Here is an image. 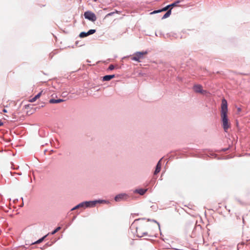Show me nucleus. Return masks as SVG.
<instances>
[{
	"mask_svg": "<svg viewBox=\"0 0 250 250\" xmlns=\"http://www.w3.org/2000/svg\"><path fill=\"white\" fill-rule=\"evenodd\" d=\"M202 86L200 84H195L193 86V89L194 91L196 93H204L206 92L204 91L202 88Z\"/></svg>",
	"mask_w": 250,
	"mask_h": 250,
	"instance_id": "nucleus-7",
	"label": "nucleus"
},
{
	"mask_svg": "<svg viewBox=\"0 0 250 250\" xmlns=\"http://www.w3.org/2000/svg\"><path fill=\"white\" fill-rule=\"evenodd\" d=\"M147 54V51L137 52L131 57V59L133 61L140 62L141 60L145 58V56Z\"/></svg>",
	"mask_w": 250,
	"mask_h": 250,
	"instance_id": "nucleus-2",
	"label": "nucleus"
},
{
	"mask_svg": "<svg viewBox=\"0 0 250 250\" xmlns=\"http://www.w3.org/2000/svg\"><path fill=\"white\" fill-rule=\"evenodd\" d=\"M46 236V235H45L44 237H42V238L40 239L39 240L37 241L35 243H36V244H39V243H40L41 242H42L43 240V239H44V238Z\"/></svg>",
	"mask_w": 250,
	"mask_h": 250,
	"instance_id": "nucleus-18",
	"label": "nucleus"
},
{
	"mask_svg": "<svg viewBox=\"0 0 250 250\" xmlns=\"http://www.w3.org/2000/svg\"><path fill=\"white\" fill-rule=\"evenodd\" d=\"M3 125V123L1 121H0V126H2Z\"/></svg>",
	"mask_w": 250,
	"mask_h": 250,
	"instance_id": "nucleus-25",
	"label": "nucleus"
},
{
	"mask_svg": "<svg viewBox=\"0 0 250 250\" xmlns=\"http://www.w3.org/2000/svg\"><path fill=\"white\" fill-rule=\"evenodd\" d=\"M2 111L4 113H6L7 112V110L5 109H3Z\"/></svg>",
	"mask_w": 250,
	"mask_h": 250,
	"instance_id": "nucleus-24",
	"label": "nucleus"
},
{
	"mask_svg": "<svg viewBox=\"0 0 250 250\" xmlns=\"http://www.w3.org/2000/svg\"><path fill=\"white\" fill-rule=\"evenodd\" d=\"M63 101L62 99H58V100H55V99H50L49 101V103L51 104H57L60 103L62 102Z\"/></svg>",
	"mask_w": 250,
	"mask_h": 250,
	"instance_id": "nucleus-11",
	"label": "nucleus"
},
{
	"mask_svg": "<svg viewBox=\"0 0 250 250\" xmlns=\"http://www.w3.org/2000/svg\"><path fill=\"white\" fill-rule=\"evenodd\" d=\"M35 98H36V100H37L38 98H39L37 95L35 96Z\"/></svg>",
	"mask_w": 250,
	"mask_h": 250,
	"instance_id": "nucleus-26",
	"label": "nucleus"
},
{
	"mask_svg": "<svg viewBox=\"0 0 250 250\" xmlns=\"http://www.w3.org/2000/svg\"><path fill=\"white\" fill-rule=\"evenodd\" d=\"M114 68V66L113 64H110L109 66L108 69L111 70H113Z\"/></svg>",
	"mask_w": 250,
	"mask_h": 250,
	"instance_id": "nucleus-19",
	"label": "nucleus"
},
{
	"mask_svg": "<svg viewBox=\"0 0 250 250\" xmlns=\"http://www.w3.org/2000/svg\"><path fill=\"white\" fill-rule=\"evenodd\" d=\"M115 77L114 75H106L103 77V80L104 81H108Z\"/></svg>",
	"mask_w": 250,
	"mask_h": 250,
	"instance_id": "nucleus-10",
	"label": "nucleus"
},
{
	"mask_svg": "<svg viewBox=\"0 0 250 250\" xmlns=\"http://www.w3.org/2000/svg\"><path fill=\"white\" fill-rule=\"evenodd\" d=\"M159 12H161V10L154 11L153 12H151V14H155Z\"/></svg>",
	"mask_w": 250,
	"mask_h": 250,
	"instance_id": "nucleus-21",
	"label": "nucleus"
},
{
	"mask_svg": "<svg viewBox=\"0 0 250 250\" xmlns=\"http://www.w3.org/2000/svg\"><path fill=\"white\" fill-rule=\"evenodd\" d=\"M136 233L139 237H142L147 234L146 230L141 227L136 228Z\"/></svg>",
	"mask_w": 250,
	"mask_h": 250,
	"instance_id": "nucleus-5",
	"label": "nucleus"
},
{
	"mask_svg": "<svg viewBox=\"0 0 250 250\" xmlns=\"http://www.w3.org/2000/svg\"><path fill=\"white\" fill-rule=\"evenodd\" d=\"M41 94H42V92H40L39 93H38V94H37V95H38V97H39V98H40V96H41Z\"/></svg>",
	"mask_w": 250,
	"mask_h": 250,
	"instance_id": "nucleus-23",
	"label": "nucleus"
},
{
	"mask_svg": "<svg viewBox=\"0 0 250 250\" xmlns=\"http://www.w3.org/2000/svg\"><path fill=\"white\" fill-rule=\"evenodd\" d=\"M168 8H170L169 5H168L167 6H166L165 7L163 8V9H161V12L166 11L167 10Z\"/></svg>",
	"mask_w": 250,
	"mask_h": 250,
	"instance_id": "nucleus-16",
	"label": "nucleus"
},
{
	"mask_svg": "<svg viewBox=\"0 0 250 250\" xmlns=\"http://www.w3.org/2000/svg\"><path fill=\"white\" fill-rule=\"evenodd\" d=\"M171 10L170 9L169 10H168L167 12L163 16V17H162V19H165L168 18L171 15Z\"/></svg>",
	"mask_w": 250,
	"mask_h": 250,
	"instance_id": "nucleus-13",
	"label": "nucleus"
},
{
	"mask_svg": "<svg viewBox=\"0 0 250 250\" xmlns=\"http://www.w3.org/2000/svg\"><path fill=\"white\" fill-rule=\"evenodd\" d=\"M98 201H86L84 202L81 203L78 205V207L79 208L82 207H94Z\"/></svg>",
	"mask_w": 250,
	"mask_h": 250,
	"instance_id": "nucleus-4",
	"label": "nucleus"
},
{
	"mask_svg": "<svg viewBox=\"0 0 250 250\" xmlns=\"http://www.w3.org/2000/svg\"><path fill=\"white\" fill-rule=\"evenodd\" d=\"M79 208V207H78V205H77L76 206H75L74 208H73L72 210H75V209H76L77 208Z\"/></svg>",
	"mask_w": 250,
	"mask_h": 250,
	"instance_id": "nucleus-22",
	"label": "nucleus"
},
{
	"mask_svg": "<svg viewBox=\"0 0 250 250\" xmlns=\"http://www.w3.org/2000/svg\"><path fill=\"white\" fill-rule=\"evenodd\" d=\"M84 16L85 19L92 21H95L97 20L95 14L91 11H86L84 13Z\"/></svg>",
	"mask_w": 250,
	"mask_h": 250,
	"instance_id": "nucleus-3",
	"label": "nucleus"
},
{
	"mask_svg": "<svg viewBox=\"0 0 250 250\" xmlns=\"http://www.w3.org/2000/svg\"><path fill=\"white\" fill-rule=\"evenodd\" d=\"M36 100H36V98H35V97H33V98H32L31 99H30V100H29V102H31V103H33V102H35Z\"/></svg>",
	"mask_w": 250,
	"mask_h": 250,
	"instance_id": "nucleus-20",
	"label": "nucleus"
},
{
	"mask_svg": "<svg viewBox=\"0 0 250 250\" xmlns=\"http://www.w3.org/2000/svg\"><path fill=\"white\" fill-rule=\"evenodd\" d=\"M238 110L239 111H240L241 110V109H240V108H238Z\"/></svg>",
	"mask_w": 250,
	"mask_h": 250,
	"instance_id": "nucleus-28",
	"label": "nucleus"
},
{
	"mask_svg": "<svg viewBox=\"0 0 250 250\" xmlns=\"http://www.w3.org/2000/svg\"><path fill=\"white\" fill-rule=\"evenodd\" d=\"M127 195L125 194H120L118 195H117L115 197V200L116 201L119 202L121 200L123 199L124 198L126 197Z\"/></svg>",
	"mask_w": 250,
	"mask_h": 250,
	"instance_id": "nucleus-8",
	"label": "nucleus"
},
{
	"mask_svg": "<svg viewBox=\"0 0 250 250\" xmlns=\"http://www.w3.org/2000/svg\"><path fill=\"white\" fill-rule=\"evenodd\" d=\"M95 32L96 30L95 29H90L87 32H81L79 35V37L81 38H84L88 35L95 33Z\"/></svg>",
	"mask_w": 250,
	"mask_h": 250,
	"instance_id": "nucleus-6",
	"label": "nucleus"
},
{
	"mask_svg": "<svg viewBox=\"0 0 250 250\" xmlns=\"http://www.w3.org/2000/svg\"><path fill=\"white\" fill-rule=\"evenodd\" d=\"M228 104L225 99H222L221 103V117L222 121V126L225 132L230 127V124L228 118Z\"/></svg>",
	"mask_w": 250,
	"mask_h": 250,
	"instance_id": "nucleus-1",
	"label": "nucleus"
},
{
	"mask_svg": "<svg viewBox=\"0 0 250 250\" xmlns=\"http://www.w3.org/2000/svg\"><path fill=\"white\" fill-rule=\"evenodd\" d=\"M146 189H140L137 190V192L140 195H143L146 192Z\"/></svg>",
	"mask_w": 250,
	"mask_h": 250,
	"instance_id": "nucleus-14",
	"label": "nucleus"
},
{
	"mask_svg": "<svg viewBox=\"0 0 250 250\" xmlns=\"http://www.w3.org/2000/svg\"><path fill=\"white\" fill-rule=\"evenodd\" d=\"M183 0H177L173 3H172V4H169L170 5V9H171V8H172L173 7H175V6H178V4L181 1H182Z\"/></svg>",
	"mask_w": 250,
	"mask_h": 250,
	"instance_id": "nucleus-12",
	"label": "nucleus"
},
{
	"mask_svg": "<svg viewBox=\"0 0 250 250\" xmlns=\"http://www.w3.org/2000/svg\"><path fill=\"white\" fill-rule=\"evenodd\" d=\"M118 13V11H116L115 12H111V13H109L108 14H107L106 16H105V18L106 17H108L109 16H111L112 15H113L114 13Z\"/></svg>",
	"mask_w": 250,
	"mask_h": 250,
	"instance_id": "nucleus-17",
	"label": "nucleus"
},
{
	"mask_svg": "<svg viewBox=\"0 0 250 250\" xmlns=\"http://www.w3.org/2000/svg\"><path fill=\"white\" fill-rule=\"evenodd\" d=\"M237 219L238 220L239 222L240 221V218L239 217H237Z\"/></svg>",
	"mask_w": 250,
	"mask_h": 250,
	"instance_id": "nucleus-27",
	"label": "nucleus"
},
{
	"mask_svg": "<svg viewBox=\"0 0 250 250\" xmlns=\"http://www.w3.org/2000/svg\"><path fill=\"white\" fill-rule=\"evenodd\" d=\"M161 160H160L158 162V163H157V165L156 167L154 173V174L155 175L158 174L160 171L161 168Z\"/></svg>",
	"mask_w": 250,
	"mask_h": 250,
	"instance_id": "nucleus-9",
	"label": "nucleus"
},
{
	"mask_svg": "<svg viewBox=\"0 0 250 250\" xmlns=\"http://www.w3.org/2000/svg\"><path fill=\"white\" fill-rule=\"evenodd\" d=\"M60 229H61V227H57L54 231H53L51 232V234L53 235V234H55L57 232H58Z\"/></svg>",
	"mask_w": 250,
	"mask_h": 250,
	"instance_id": "nucleus-15",
	"label": "nucleus"
}]
</instances>
